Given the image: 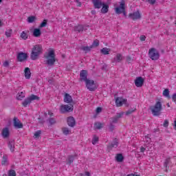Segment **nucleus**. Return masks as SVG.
Listing matches in <instances>:
<instances>
[{"label":"nucleus","mask_w":176,"mask_h":176,"mask_svg":"<svg viewBox=\"0 0 176 176\" xmlns=\"http://www.w3.org/2000/svg\"><path fill=\"white\" fill-rule=\"evenodd\" d=\"M36 20V16H30L28 17V23H34Z\"/></svg>","instance_id":"obj_32"},{"label":"nucleus","mask_w":176,"mask_h":176,"mask_svg":"<svg viewBox=\"0 0 176 176\" xmlns=\"http://www.w3.org/2000/svg\"><path fill=\"white\" fill-rule=\"evenodd\" d=\"M118 145H119V142H118V140L116 138L113 142L108 145V148L112 149V148H118Z\"/></svg>","instance_id":"obj_24"},{"label":"nucleus","mask_w":176,"mask_h":176,"mask_svg":"<svg viewBox=\"0 0 176 176\" xmlns=\"http://www.w3.org/2000/svg\"><path fill=\"white\" fill-rule=\"evenodd\" d=\"M102 123L101 122H95L94 123V129H97V130H100L101 129H102Z\"/></svg>","instance_id":"obj_29"},{"label":"nucleus","mask_w":176,"mask_h":176,"mask_svg":"<svg viewBox=\"0 0 176 176\" xmlns=\"http://www.w3.org/2000/svg\"><path fill=\"white\" fill-rule=\"evenodd\" d=\"M8 176H16V171L11 170L9 171Z\"/></svg>","instance_id":"obj_45"},{"label":"nucleus","mask_w":176,"mask_h":176,"mask_svg":"<svg viewBox=\"0 0 176 176\" xmlns=\"http://www.w3.org/2000/svg\"><path fill=\"white\" fill-rule=\"evenodd\" d=\"M89 79L87 78V70H81L80 72V82H86Z\"/></svg>","instance_id":"obj_11"},{"label":"nucleus","mask_w":176,"mask_h":176,"mask_svg":"<svg viewBox=\"0 0 176 176\" xmlns=\"http://www.w3.org/2000/svg\"><path fill=\"white\" fill-rule=\"evenodd\" d=\"M27 58H28V55L23 52H20L17 56V60L21 63L25 61V60H27Z\"/></svg>","instance_id":"obj_17"},{"label":"nucleus","mask_w":176,"mask_h":176,"mask_svg":"<svg viewBox=\"0 0 176 176\" xmlns=\"http://www.w3.org/2000/svg\"><path fill=\"white\" fill-rule=\"evenodd\" d=\"M14 126L15 129H23V124L20 122L17 117H14L13 119Z\"/></svg>","instance_id":"obj_15"},{"label":"nucleus","mask_w":176,"mask_h":176,"mask_svg":"<svg viewBox=\"0 0 176 176\" xmlns=\"http://www.w3.org/2000/svg\"><path fill=\"white\" fill-rule=\"evenodd\" d=\"M25 97V96H24V93L20 92L16 96V100H19L20 101H21V100H23V98H24Z\"/></svg>","instance_id":"obj_37"},{"label":"nucleus","mask_w":176,"mask_h":176,"mask_svg":"<svg viewBox=\"0 0 176 176\" xmlns=\"http://www.w3.org/2000/svg\"><path fill=\"white\" fill-rule=\"evenodd\" d=\"M76 2L77 4V6H78L79 8H80V6H82V3L80 1H79V0H76Z\"/></svg>","instance_id":"obj_55"},{"label":"nucleus","mask_w":176,"mask_h":176,"mask_svg":"<svg viewBox=\"0 0 176 176\" xmlns=\"http://www.w3.org/2000/svg\"><path fill=\"white\" fill-rule=\"evenodd\" d=\"M45 58L47 59L46 64L50 67H53L54 63H56V54H54V50L49 51L47 55L45 56Z\"/></svg>","instance_id":"obj_3"},{"label":"nucleus","mask_w":176,"mask_h":176,"mask_svg":"<svg viewBox=\"0 0 176 176\" xmlns=\"http://www.w3.org/2000/svg\"><path fill=\"white\" fill-rule=\"evenodd\" d=\"M144 78L142 76L137 77L135 80V85L136 87H142L144 86Z\"/></svg>","instance_id":"obj_12"},{"label":"nucleus","mask_w":176,"mask_h":176,"mask_svg":"<svg viewBox=\"0 0 176 176\" xmlns=\"http://www.w3.org/2000/svg\"><path fill=\"white\" fill-rule=\"evenodd\" d=\"M25 78V79L31 78V69L30 67H25L24 69Z\"/></svg>","instance_id":"obj_21"},{"label":"nucleus","mask_w":176,"mask_h":176,"mask_svg":"<svg viewBox=\"0 0 176 176\" xmlns=\"http://www.w3.org/2000/svg\"><path fill=\"white\" fill-rule=\"evenodd\" d=\"M167 107H170V103L166 104Z\"/></svg>","instance_id":"obj_63"},{"label":"nucleus","mask_w":176,"mask_h":176,"mask_svg":"<svg viewBox=\"0 0 176 176\" xmlns=\"http://www.w3.org/2000/svg\"><path fill=\"white\" fill-rule=\"evenodd\" d=\"M146 2H148L151 5H155L156 3V0H146Z\"/></svg>","instance_id":"obj_49"},{"label":"nucleus","mask_w":176,"mask_h":176,"mask_svg":"<svg viewBox=\"0 0 176 176\" xmlns=\"http://www.w3.org/2000/svg\"><path fill=\"white\" fill-rule=\"evenodd\" d=\"M3 67H6V68H8V67H9V62L8 60H6L3 63Z\"/></svg>","instance_id":"obj_52"},{"label":"nucleus","mask_w":176,"mask_h":176,"mask_svg":"<svg viewBox=\"0 0 176 176\" xmlns=\"http://www.w3.org/2000/svg\"><path fill=\"white\" fill-rule=\"evenodd\" d=\"M48 82L52 85V83H53V80L50 79L48 80Z\"/></svg>","instance_id":"obj_60"},{"label":"nucleus","mask_w":176,"mask_h":176,"mask_svg":"<svg viewBox=\"0 0 176 176\" xmlns=\"http://www.w3.org/2000/svg\"><path fill=\"white\" fill-rule=\"evenodd\" d=\"M148 57L151 60L156 61V60H159L160 57V54L159 53V51H157V50L153 47L148 50Z\"/></svg>","instance_id":"obj_4"},{"label":"nucleus","mask_w":176,"mask_h":176,"mask_svg":"<svg viewBox=\"0 0 176 176\" xmlns=\"http://www.w3.org/2000/svg\"><path fill=\"white\" fill-rule=\"evenodd\" d=\"M170 157H168L166 159L164 163V167H166V171H167V167H168V164H170Z\"/></svg>","instance_id":"obj_34"},{"label":"nucleus","mask_w":176,"mask_h":176,"mask_svg":"<svg viewBox=\"0 0 176 176\" xmlns=\"http://www.w3.org/2000/svg\"><path fill=\"white\" fill-rule=\"evenodd\" d=\"M47 122H49L50 126H52V124H56V119L53 118H50L47 120Z\"/></svg>","instance_id":"obj_40"},{"label":"nucleus","mask_w":176,"mask_h":176,"mask_svg":"<svg viewBox=\"0 0 176 176\" xmlns=\"http://www.w3.org/2000/svg\"><path fill=\"white\" fill-rule=\"evenodd\" d=\"M129 17L131 19V20L135 21V20H140L142 15L140 12V10H137L136 12H134L133 13H130L129 14Z\"/></svg>","instance_id":"obj_9"},{"label":"nucleus","mask_w":176,"mask_h":176,"mask_svg":"<svg viewBox=\"0 0 176 176\" xmlns=\"http://www.w3.org/2000/svg\"><path fill=\"white\" fill-rule=\"evenodd\" d=\"M97 142H98V138L96 136H94L93 140H92V144L94 145H96V144H97Z\"/></svg>","instance_id":"obj_44"},{"label":"nucleus","mask_w":176,"mask_h":176,"mask_svg":"<svg viewBox=\"0 0 176 176\" xmlns=\"http://www.w3.org/2000/svg\"><path fill=\"white\" fill-rule=\"evenodd\" d=\"M67 124L69 127H75L76 124V121H75V118L72 116H70L67 118Z\"/></svg>","instance_id":"obj_18"},{"label":"nucleus","mask_w":176,"mask_h":176,"mask_svg":"<svg viewBox=\"0 0 176 176\" xmlns=\"http://www.w3.org/2000/svg\"><path fill=\"white\" fill-rule=\"evenodd\" d=\"M163 96H164V97H168V98H170V91L168 90V89H166L165 90H164Z\"/></svg>","instance_id":"obj_38"},{"label":"nucleus","mask_w":176,"mask_h":176,"mask_svg":"<svg viewBox=\"0 0 176 176\" xmlns=\"http://www.w3.org/2000/svg\"><path fill=\"white\" fill-rule=\"evenodd\" d=\"M43 50L42 48V45H35L33 47L31 54H30L31 60H38L39 58V56L42 54Z\"/></svg>","instance_id":"obj_1"},{"label":"nucleus","mask_w":176,"mask_h":176,"mask_svg":"<svg viewBox=\"0 0 176 176\" xmlns=\"http://www.w3.org/2000/svg\"><path fill=\"white\" fill-rule=\"evenodd\" d=\"M75 157H76V155H69L68 156V162H67V164H68L69 166H71V164L74 163V160H75Z\"/></svg>","instance_id":"obj_26"},{"label":"nucleus","mask_w":176,"mask_h":176,"mask_svg":"<svg viewBox=\"0 0 176 176\" xmlns=\"http://www.w3.org/2000/svg\"><path fill=\"white\" fill-rule=\"evenodd\" d=\"M10 134V132H9V128L6 127L3 129L1 135L3 136V138H8Z\"/></svg>","instance_id":"obj_22"},{"label":"nucleus","mask_w":176,"mask_h":176,"mask_svg":"<svg viewBox=\"0 0 176 176\" xmlns=\"http://www.w3.org/2000/svg\"><path fill=\"white\" fill-rule=\"evenodd\" d=\"M21 38H22V39H23L24 41H26V39H28V35L27 34V33H25V32L23 31L21 34Z\"/></svg>","instance_id":"obj_39"},{"label":"nucleus","mask_w":176,"mask_h":176,"mask_svg":"<svg viewBox=\"0 0 176 176\" xmlns=\"http://www.w3.org/2000/svg\"><path fill=\"white\" fill-rule=\"evenodd\" d=\"M42 35V32L40 28H35L33 31V36L35 38H39Z\"/></svg>","instance_id":"obj_23"},{"label":"nucleus","mask_w":176,"mask_h":176,"mask_svg":"<svg viewBox=\"0 0 176 176\" xmlns=\"http://www.w3.org/2000/svg\"><path fill=\"white\" fill-rule=\"evenodd\" d=\"M150 109L153 116H160V115H162V111L163 110L162 102H156L155 105L150 107Z\"/></svg>","instance_id":"obj_2"},{"label":"nucleus","mask_w":176,"mask_h":176,"mask_svg":"<svg viewBox=\"0 0 176 176\" xmlns=\"http://www.w3.org/2000/svg\"><path fill=\"white\" fill-rule=\"evenodd\" d=\"M126 61H127V63H131V61H133V58H131V57H130V56H127Z\"/></svg>","instance_id":"obj_54"},{"label":"nucleus","mask_w":176,"mask_h":176,"mask_svg":"<svg viewBox=\"0 0 176 176\" xmlns=\"http://www.w3.org/2000/svg\"><path fill=\"white\" fill-rule=\"evenodd\" d=\"M64 102L66 104H75V102L72 100V96L69 94H65L63 99Z\"/></svg>","instance_id":"obj_13"},{"label":"nucleus","mask_w":176,"mask_h":176,"mask_svg":"<svg viewBox=\"0 0 176 176\" xmlns=\"http://www.w3.org/2000/svg\"><path fill=\"white\" fill-rule=\"evenodd\" d=\"M80 50H83V52H85V53H89V52H90L91 50V46L90 45L89 46H82L80 47Z\"/></svg>","instance_id":"obj_28"},{"label":"nucleus","mask_w":176,"mask_h":176,"mask_svg":"<svg viewBox=\"0 0 176 176\" xmlns=\"http://www.w3.org/2000/svg\"><path fill=\"white\" fill-rule=\"evenodd\" d=\"M100 45V41L98 40H95L94 41L92 45H91V47L93 49V47H97Z\"/></svg>","instance_id":"obj_36"},{"label":"nucleus","mask_w":176,"mask_h":176,"mask_svg":"<svg viewBox=\"0 0 176 176\" xmlns=\"http://www.w3.org/2000/svg\"><path fill=\"white\" fill-rule=\"evenodd\" d=\"M12 30H9L7 32H6V36H7V38H10V36H12Z\"/></svg>","instance_id":"obj_43"},{"label":"nucleus","mask_w":176,"mask_h":176,"mask_svg":"<svg viewBox=\"0 0 176 176\" xmlns=\"http://www.w3.org/2000/svg\"><path fill=\"white\" fill-rule=\"evenodd\" d=\"M101 54H104V55H107V54H109V49L107 48V47H104L102 48L101 50Z\"/></svg>","instance_id":"obj_35"},{"label":"nucleus","mask_w":176,"mask_h":176,"mask_svg":"<svg viewBox=\"0 0 176 176\" xmlns=\"http://www.w3.org/2000/svg\"><path fill=\"white\" fill-rule=\"evenodd\" d=\"M100 10L101 13L105 14L107 12L109 11V6L108 4H105V3H103L102 4V9Z\"/></svg>","instance_id":"obj_20"},{"label":"nucleus","mask_w":176,"mask_h":176,"mask_svg":"<svg viewBox=\"0 0 176 176\" xmlns=\"http://www.w3.org/2000/svg\"><path fill=\"white\" fill-rule=\"evenodd\" d=\"M168 124H169V122L168 120H165L163 124L164 127H166V128L168 127Z\"/></svg>","instance_id":"obj_47"},{"label":"nucleus","mask_w":176,"mask_h":176,"mask_svg":"<svg viewBox=\"0 0 176 176\" xmlns=\"http://www.w3.org/2000/svg\"><path fill=\"white\" fill-rule=\"evenodd\" d=\"M140 39L142 42L145 41V39H146V37L144 35L140 36Z\"/></svg>","instance_id":"obj_51"},{"label":"nucleus","mask_w":176,"mask_h":176,"mask_svg":"<svg viewBox=\"0 0 176 176\" xmlns=\"http://www.w3.org/2000/svg\"><path fill=\"white\" fill-rule=\"evenodd\" d=\"M62 131L65 135H68V134H69V133H71V131L69 130V129H68L67 127H63L62 129Z\"/></svg>","instance_id":"obj_33"},{"label":"nucleus","mask_w":176,"mask_h":176,"mask_svg":"<svg viewBox=\"0 0 176 176\" xmlns=\"http://www.w3.org/2000/svg\"><path fill=\"white\" fill-rule=\"evenodd\" d=\"M94 9H101L104 3L101 0H91Z\"/></svg>","instance_id":"obj_14"},{"label":"nucleus","mask_w":176,"mask_h":176,"mask_svg":"<svg viewBox=\"0 0 176 176\" xmlns=\"http://www.w3.org/2000/svg\"><path fill=\"white\" fill-rule=\"evenodd\" d=\"M124 160V157H123V155L121 153L117 154L116 157V160L119 163H121Z\"/></svg>","instance_id":"obj_27"},{"label":"nucleus","mask_w":176,"mask_h":176,"mask_svg":"<svg viewBox=\"0 0 176 176\" xmlns=\"http://www.w3.org/2000/svg\"><path fill=\"white\" fill-rule=\"evenodd\" d=\"M86 30H87V28L83 25H78L74 27V31L77 32H83V31H86Z\"/></svg>","instance_id":"obj_19"},{"label":"nucleus","mask_w":176,"mask_h":176,"mask_svg":"<svg viewBox=\"0 0 176 176\" xmlns=\"http://www.w3.org/2000/svg\"><path fill=\"white\" fill-rule=\"evenodd\" d=\"M8 148L11 152H14V140H10L8 142Z\"/></svg>","instance_id":"obj_25"},{"label":"nucleus","mask_w":176,"mask_h":176,"mask_svg":"<svg viewBox=\"0 0 176 176\" xmlns=\"http://www.w3.org/2000/svg\"><path fill=\"white\" fill-rule=\"evenodd\" d=\"M2 176H8V175H6V174H3Z\"/></svg>","instance_id":"obj_64"},{"label":"nucleus","mask_w":176,"mask_h":176,"mask_svg":"<svg viewBox=\"0 0 176 176\" xmlns=\"http://www.w3.org/2000/svg\"><path fill=\"white\" fill-rule=\"evenodd\" d=\"M102 111V108L97 107L96 108V113H100Z\"/></svg>","instance_id":"obj_53"},{"label":"nucleus","mask_w":176,"mask_h":176,"mask_svg":"<svg viewBox=\"0 0 176 176\" xmlns=\"http://www.w3.org/2000/svg\"><path fill=\"white\" fill-rule=\"evenodd\" d=\"M41 134H42V131H37L34 133V138H39L41 137Z\"/></svg>","instance_id":"obj_42"},{"label":"nucleus","mask_w":176,"mask_h":176,"mask_svg":"<svg viewBox=\"0 0 176 176\" xmlns=\"http://www.w3.org/2000/svg\"><path fill=\"white\" fill-rule=\"evenodd\" d=\"M48 115H50V118H52V116H53V113H52L50 111H48Z\"/></svg>","instance_id":"obj_58"},{"label":"nucleus","mask_w":176,"mask_h":176,"mask_svg":"<svg viewBox=\"0 0 176 176\" xmlns=\"http://www.w3.org/2000/svg\"><path fill=\"white\" fill-rule=\"evenodd\" d=\"M60 111L62 113L65 112H72L74 111V105L72 104H65L60 107Z\"/></svg>","instance_id":"obj_8"},{"label":"nucleus","mask_w":176,"mask_h":176,"mask_svg":"<svg viewBox=\"0 0 176 176\" xmlns=\"http://www.w3.org/2000/svg\"><path fill=\"white\" fill-rule=\"evenodd\" d=\"M123 112L117 113L114 117L111 118V123H118V122L123 116Z\"/></svg>","instance_id":"obj_16"},{"label":"nucleus","mask_w":176,"mask_h":176,"mask_svg":"<svg viewBox=\"0 0 176 176\" xmlns=\"http://www.w3.org/2000/svg\"><path fill=\"white\" fill-rule=\"evenodd\" d=\"M85 175L90 176V172H85Z\"/></svg>","instance_id":"obj_59"},{"label":"nucleus","mask_w":176,"mask_h":176,"mask_svg":"<svg viewBox=\"0 0 176 176\" xmlns=\"http://www.w3.org/2000/svg\"><path fill=\"white\" fill-rule=\"evenodd\" d=\"M123 58V56L120 54H118L116 55V57L114 58V61H116L117 63H120Z\"/></svg>","instance_id":"obj_30"},{"label":"nucleus","mask_w":176,"mask_h":176,"mask_svg":"<svg viewBox=\"0 0 176 176\" xmlns=\"http://www.w3.org/2000/svg\"><path fill=\"white\" fill-rule=\"evenodd\" d=\"M123 104L125 105V107H129V103H127V99H124L121 97L116 98V107H122Z\"/></svg>","instance_id":"obj_7"},{"label":"nucleus","mask_w":176,"mask_h":176,"mask_svg":"<svg viewBox=\"0 0 176 176\" xmlns=\"http://www.w3.org/2000/svg\"><path fill=\"white\" fill-rule=\"evenodd\" d=\"M46 25H47V20L44 19L39 25V28H43V27H45Z\"/></svg>","instance_id":"obj_41"},{"label":"nucleus","mask_w":176,"mask_h":176,"mask_svg":"<svg viewBox=\"0 0 176 176\" xmlns=\"http://www.w3.org/2000/svg\"><path fill=\"white\" fill-rule=\"evenodd\" d=\"M135 111V109H129L126 112V116H129V115H131V113H133V112H134Z\"/></svg>","instance_id":"obj_46"},{"label":"nucleus","mask_w":176,"mask_h":176,"mask_svg":"<svg viewBox=\"0 0 176 176\" xmlns=\"http://www.w3.org/2000/svg\"><path fill=\"white\" fill-rule=\"evenodd\" d=\"M34 100L39 101L41 98L36 95L32 94L30 96L25 99L24 101L22 102L23 107H27V106L30 105V104H31V102L34 101Z\"/></svg>","instance_id":"obj_6"},{"label":"nucleus","mask_w":176,"mask_h":176,"mask_svg":"<svg viewBox=\"0 0 176 176\" xmlns=\"http://www.w3.org/2000/svg\"><path fill=\"white\" fill-rule=\"evenodd\" d=\"M8 163V155H4L1 160V166H6Z\"/></svg>","instance_id":"obj_31"},{"label":"nucleus","mask_w":176,"mask_h":176,"mask_svg":"<svg viewBox=\"0 0 176 176\" xmlns=\"http://www.w3.org/2000/svg\"><path fill=\"white\" fill-rule=\"evenodd\" d=\"M113 123H110L109 125V130L110 131H113V130H115V125L112 124Z\"/></svg>","instance_id":"obj_48"},{"label":"nucleus","mask_w":176,"mask_h":176,"mask_svg":"<svg viewBox=\"0 0 176 176\" xmlns=\"http://www.w3.org/2000/svg\"><path fill=\"white\" fill-rule=\"evenodd\" d=\"M172 100L173 101V102H175L176 104V93L173 94Z\"/></svg>","instance_id":"obj_50"},{"label":"nucleus","mask_w":176,"mask_h":176,"mask_svg":"<svg viewBox=\"0 0 176 176\" xmlns=\"http://www.w3.org/2000/svg\"><path fill=\"white\" fill-rule=\"evenodd\" d=\"M140 152H142V153L145 152V148L141 147V148H140Z\"/></svg>","instance_id":"obj_57"},{"label":"nucleus","mask_w":176,"mask_h":176,"mask_svg":"<svg viewBox=\"0 0 176 176\" xmlns=\"http://www.w3.org/2000/svg\"><path fill=\"white\" fill-rule=\"evenodd\" d=\"M122 13L124 16V17L127 16V14H126V10H124Z\"/></svg>","instance_id":"obj_56"},{"label":"nucleus","mask_w":176,"mask_h":176,"mask_svg":"<svg viewBox=\"0 0 176 176\" xmlns=\"http://www.w3.org/2000/svg\"><path fill=\"white\" fill-rule=\"evenodd\" d=\"M126 3H124V1L121 2L120 3V6L116 7L115 8V12L116 14H122V12L125 10L126 7H125Z\"/></svg>","instance_id":"obj_10"},{"label":"nucleus","mask_w":176,"mask_h":176,"mask_svg":"<svg viewBox=\"0 0 176 176\" xmlns=\"http://www.w3.org/2000/svg\"><path fill=\"white\" fill-rule=\"evenodd\" d=\"M126 176H135V175L131 173V174L127 175Z\"/></svg>","instance_id":"obj_62"},{"label":"nucleus","mask_w":176,"mask_h":176,"mask_svg":"<svg viewBox=\"0 0 176 176\" xmlns=\"http://www.w3.org/2000/svg\"><path fill=\"white\" fill-rule=\"evenodd\" d=\"M85 86L89 91H95L97 90V83H96L93 80L88 79L85 81Z\"/></svg>","instance_id":"obj_5"},{"label":"nucleus","mask_w":176,"mask_h":176,"mask_svg":"<svg viewBox=\"0 0 176 176\" xmlns=\"http://www.w3.org/2000/svg\"><path fill=\"white\" fill-rule=\"evenodd\" d=\"M91 14H96V10H91Z\"/></svg>","instance_id":"obj_61"}]
</instances>
